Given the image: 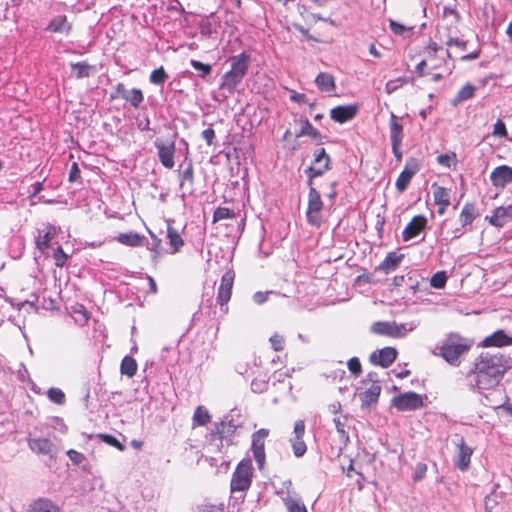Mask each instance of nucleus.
I'll return each instance as SVG.
<instances>
[{"label":"nucleus","instance_id":"obj_1","mask_svg":"<svg viewBox=\"0 0 512 512\" xmlns=\"http://www.w3.org/2000/svg\"><path fill=\"white\" fill-rule=\"evenodd\" d=\"M511 368V358L502 353L481 352L473 368L466 374L467 386L475 390H489L497 386Z\"/></svg>","mask_w":512,"mask_h":512},{"label":"nucleus","instance_id":"obj_2","mask_svg":"<svg viewBox=\"0 0 512 512\" xmlns=\"http://www.w3.org/2000/svg\"><path fill=\"white\" fill-rule=\"evenodd\" d=\"M473 345L472 338L465 337L458 332H450L437 346L438 353L436 355L442 357L451 366L458 367Z\"/></svg>","mask_w":512,"mask_h":512},{"label":"nucleus","instance_id":"obj_3","mask_svg":"<svg viewBox=\"0 0 512 512\" xmlns=\"http://www.w3.org/2000/svg\"><path fill=\"white\" fill-rule=\"evenodd\" d=\"M250 59V55L246 52L232 56L230 58L231 68L222 76L221 88L230 94L234 93L248 72Z\"/></svg>","mask_w":512,"mask_h":512},{"label":"nucleus","instance_id":"obj_4","mask_svg":"<svg viewBox=\"0 0 512 512\" xmlns=\"http://www.w3.org/2000/svg\"><path fill=\"white\" fill-rule=\"evenodd\" d=\"M358 396L361 402V410L371 411L378 403L381 394V385L378 380L372 378V374L363 380L359 387H357Z\"/></svg>","mask_w":512,"mask_h":512},{"label":"nucleus","instance_id":"obj_5","mask_svg":"<svg viewBox=\"0 0 512 512\" xmlns=\"http://www.w3.org/2000/svg\"><path fill=\"white\" fill-rule=\"evenodd\" d=\"M253 467L250 459L240 461L231 478V492H244L249 489L252 482Z\"/></svg>","mask_w":512,"mask_h":512},{"label":"nucleus","instance_id":"obj_6","mask_svg":"<svg viewBox=\"0 0 512 512\" xmlns=\"http://www.w3.org/2000/svg\"><path fill=\"white\" fill-rule=\"evenodd\" d=\"M309 186L308 207L306 211L307 221L313 226H320L322 221L321 211L323 208V202L316 188L312 185Z\"/></svg>","mask_w":512,"mask_h":512},{"label":"nucleus","instance_id":"obj_7","mask_svg":"<svg viewBox=\"0 0 512 512\" xmlns=\"http://www.w3.org/2000/svg\"><path fill=\"white\" fill-rule=\"evenodd\" d=\"M391 405L398 411H413L423 406V399L422 396L416 392H406L393 397Z\"/></svg>","mask_w":512,"mask_h":512},{"label":"nucleus","instance_id":"obj_8","mask_svg":"<svg viewBox=\"0 0 512 512\" xmlns=\"http://www.w3.org/2000/svg\"><path fill=\"white\" fill-rule=\"evenodd\" d=\"M329 409L335 415L333 422L341 441L346 446L349 443L350 416L341 412V405L339 403L330 405Z\"/></svg>","mask_w":512,"mask_h":512},{"label":"nucleus","instance_id":"obj_9","mask_svg":"<svg viewBox=\"0 0 512 512\" xmlns=\"http://www.w3.org/2000/svg\"><path fill=\"white\" fill-rule=\"evenodd\" d=\"M111 99L121 98L131 104L134 108H139L144 100V95L141 89L133 88L127 90L123 83H118L114 91L110 95Z\"/></svg>","mask_w":512,"mask_h":512},{"label":"nucleus","instance_id":"obj_10","mask_svg":"<svg viewBox=\"0 0 512 512\" xmlns=\"http://www.w3.org/2000/svg\"><path fill=\"white\" fill-rule=\"evenodd\" d=\"M154 146L157 149L161 164L167 169H172L174 167L175 154L174 141H164L163 139L157 138L154 141Z\"/></svg>","mask_w":512,"mask_h":512},{"label":"nucleus","instance_id":"obj_11","mask_svg":"<svg viewBox=\"0 0 512 512\" xmlns=\"http://www.w3.org/2000/svg\"><path fill=\"white\" fill-rule=\"evenodd\" d=\"M330 158L326 154L324 148H319L315 152V158L310 167L306 169V174L309 177V185H312V180L315 177L322 175L329 167Z\"/></svg>","mask_w":512,"mask_h":512},{"label":"nucleus","instance_id":"obj_12","mask_svg":"<svg viewBox=\"0 0 512 512\" xmlns=\"http://www.w3.org/2000/svg\"><path fill=\"white\" fill-rule=\"evenodd\" d=\"M267 429H259L252 435V452L257 466L260 470L263 469L265 464V438L268 436Z\"/></svg>","mask_w":512,"mask_h":512},{"label":"nucleus","instance_id":"obj_13","mask_svg":"<svg viewBox=\"0 0 512 512\" xmlns=\"http://www.w3.org/2000/svg\"><path fill=\"white\" fill-rule=\"evenodd\" d=\"M456 448L457 451L453 459L454 466L461 471H466L470 466L473 448L466 444L463 437L456 442Z\"/></svg>","mask_w":512,"mask_h":512},{"label":"nucleus","instance_id":"obj_14","mask_svg":"<svg viewBox=\"0 0 512 512\" xmlns=\"http://www.w3.org/2000/svg\"><path fill=\"white\" fill-rule=\"evenodd\" d=\"M419 169L420 166L416 159L411 158L406 162L404 169L399 174L395 183V187L400 193L404 192L407 189L411 179L419 171Z\"/></svg>","mask_w":512,"mask_h":512},{"label":"nucleus","instance_id":"obj_15","mask_svg":"<svg viewBox=\"0 0 512 512\" xmlns=\"http://www.w3.org/2000/svg\"><path fill=\"white\" fill-rule=\"evenodd\" d=\"M512 345V335L506 333L504 330L499 329L493 332L491 335L486 336L478 346L482 348H502Z\"/></svg>","mask_w":512,"mask_h":512},{"label":"nucleus","instance_id":"obj_16","mask_svg":"<svg viewBox=\"0 0 512 512\" xmlns=\"http://www.w3.org/2000/svg\"><path fill=\"white\" fill-rule=\"evenodd\" d=\"M490 181L496 188H504L512 183V167L500 165L493 169L490 174Z\"/></svg>","mask_w":512,"mask_h":512},{"label":"nucleus","instance_id":"obj_17","mask_svg":"<svg viewBox=\"0 0 512 512\" xmlns=\"http://www.w3.org/2000/svg\"><path fill=\"white\" fill-rule=\"evenodd\" d=\"M427 226V219L423 215H417L406 225L402 232L403 241H409L418 236Z\"/></svg>","mask_w":512,"mask_h":512},{"label":"nucleus","instance_id":"obj_18","mask_svg":"<svg viewBox=\"0 0 512 512\" xmlns=\"http://www.w3.org/2000/svg\"><path fill=\"white\" fill-rule=\"evenodd\" d=\"M57 233L58 229L51 224H46L42 230L38 231L36 247L41 253L48 255L49 244L56 237Z\"/></svg>","mask_w":512,"mask_h":512},{"label":"nucleus","instance_id":"obj_19","mask_svg":"<svg viewBox=\"0 0 512 512\" xmlns=\"http://www.w3.org/2000/svg\"><path fill=\"white\" fill-rule=\"evenodd\" d=\"M397 357V350L392 347H385L380 350L374 351L370 355V361L375 365H380L381 367L390 366Z\"/></svg>","mask_w":512,"mask_h":512},{"label":"nucleus","instance_id":"obj_20","mask_svg":"<svg viewBox=\"0 0 512 512\" xmlns=\"http://www.w3.org/2000/svg\"><path fill=\"white\" fill-rule=\"evenodd\" d=\"M234 274L232 271H227L221 278V283L218 288V303L222 306L226 304L231 298V292L233 287Z\"/></svg>","mask_w":512,"mask_h":512},{"label":"nucleus","instance_id":"obj_21","mask_svg":"<svg viewBox=\"0 0 512 512\" xmlns=\"http://www.w3.org/2000/svg\"><path fill=\"white\" fill-rule=\"evenodd\" d=\"M28 446L33 452L42 455L52 456L55 451V446L49 438H29Z\"/></svg>","mask_w":512,"mask_h":512},{"label":"nucleus","instance_id":"obj_22","mask_svg":"<svg viewBox=\"0 0 512 512\" xmlns=\"http://www.w3.org/2000/svg\"><path fill=\"white\" fill-rule=\"evenodd\" d=\"M512 220V205L497 207L489 217V222L495 227H503Z\"/></svg>","mask_w":512,"mask_h":512},{"label":"nucleus","instance_id":"obj_23","mask_svg":"<svg viewBox=\"0 0 512 512\" xmlns=\"http://www.w3.org/2000/svg\"><path fill=\"white\" fill-rule=\"evenodd\" d=\"M403 258V254H398L397 252H389L385 259L376 268V270L382 271L386 274L395 271Z\"/></svg>","mask_w":512,"mask_h":512},{"label":"nucleus","instance_id":"obj_24","mask_svg":"<svg viewBox=\"0 0 512 512\" xmlns=\"http://www.w3.org/2000/svg\"><path fill=\"white\" fill-rule=\"evenodd\" d=\"M28 512H62L60 506L47 498H39L35 500Z\"/></svg>","mask_w":512,"mask_h":512},{"label":"nucleus","instance_id":"obj_25","mask_svg":"<svg viewBox=\"0 0 512 512\" xmlns=\"http://www.w3.org/2000/svg\"><path fill=\"white\" fill-rule=\"evenodd\" d=\"M433 197L434 202L440 206L439 213L443 214L447 207L450 205V194L449 191L441 186H433Z\"/></svg>","mask_w":512,"mask_h":512},{"label":"nucleus","instance_id":"obj_26","mask_svg":"<svg viewBox=\"0 0 512 512\" xmlns=\"http://www.w3.org/2000/svg\"><path fill=\"white\" fill-rule=\"evenodd\" d=\"M330 117L340 124L352 119V105L337 106L330 111Z\"/></svg>","mask_w":512,"mask_h":512},{"label":"nucleus","instance_id":"obj_27","mask_svg":"<svg viewBox=\"0 0 512 512\" xmlns=\"http://www.w3.org/2000/svg\"><path fill=\"white\" fill-rule=\"evenodd\" d=\"M315 84L317 85L319 90L326 93L334 91L335 88L333 76L325 72H321L316 76Z\"/></svg>","mask_w":512,"mask_h":512},{"label":"nucleus","instance_id":"obj_28","mask_svg":"<svg viewBox=\"0 0 512 512\" xmlns=\"http://www.w3.org/2000/svg\"><path fill=\"white\" fill-rule=\"evenodd\" d=\"M475 91L476 87L470 83H467L458 91L456 96L452 99L451 104L453 106H458L460 103L473 98Z\"/></svg>","mask_w":512,"mask_h":512},{"label":"nucleus","instance_id":"obj_29","mask_svg":"<svg viewBox=\"0 0 512 512\" xmlns=\"http://www.w3.org/2000/svg\"><path fill=\"white\" fill-rule=\"evenodd\" d=\"M390 139L391 143H402L403 126L399 123L397 116L391 113L390 119Z\"/></svg>","mask_w":512,"mask_h":512},{"label":"nucleus","instance_id":"obj_30","mask_svg":"<svg viewBox=\"0 0 512 512\" xmlns=\"http://www.w3.org/2000/svg\"><path fill=\"white\" fill-rule=\"evenodd\" d=\"M48 29L52 32L68 33L70 30V24L68 23L65 15H58L50 21Z\"/></svg>","mask_w":512,"mask_h":512},{"label":"nucleus","instance_id":"obj_31","mask_svg":"<svg viewBox=\"0 0 512 512\" xmlns=\"http://www.w3.org/2000/svg\"><path fill=\"white\" fill-rule=\"evenodd\" d=\"M167 238L169 240V245L172 248V253H177L178 251H180V249L184 245V241L179 232L170 224H168L167 227Z\"/></svg>","mask_w":512,"mask_h":512},{"label":"nucleus","instance_id":"obj_32","mask_svg":"<svg viewBox=\"0 0 512 512\" xmlns=\"http://www.w3.org/2000/svg\"><path fill=\"white\" fill-rule=\"evenodd\" d=\"M116 239L119 243L130 247H139L142 244V237L136 232L120 233Z\"/></svg>","mask_w":512,"mask_h":512},{"label":"nucleus","instance_id":"obj_33","mask_svg":"<svg viewBox=\"0 0 512 512\" xmlns=\"http://www.w3.org/2000/svg\"><path fill=\"white\" fill-rule=\"evenodd\" d=\"M476 216L474 205L470 203L465 204L459 216L461 227L464 228L470 225L475 220Z\"/></svg>","mask_w":512,"mask_h":512},{"label":"nucleus","instance_id":"obj_34","mask_svg":"<svg viewBox=\"0 0 512 512\" xmlns=\"http://www.w3.org/2000/svg\"><path fill=\"white\" fill-rule=\"evenodd\" d=\"M194 182V170L192 162L187 164V167L180 173V188L188 187L192 191Z\"/></svg>","mask_w":512,"mask_h":512},{"label":"nucleus","instance_id":"obj_35","mask_svg":"<svg viewBox=\"0 0 512 512\" xmlns=\"http://www.w3.org/2000/svg\"><path fill=\"white\" fill-rule=\"evenodd\" d=\"M418 322H409V323H401L397 324L394 322L393 326V337L394 338H402L405 337L409 332L415 330L418 327Z\"/></svg>","mask_w":512,"mask_h":512},{"label":"nucleus","instance_id":"obj_36","mask_svg":"<svg viewBox=\"0 0 512 512\" xmlns=\"http://www.w3.org/2000/svg\"><path fill=\"white\" fill-rule=\"evenodd\" d=\"M394 322L378 321L371 326V331L377 335L393 337Z\"/></svg>","mask_w":512,"mask_h":512},{"label":"nucleus","instance_id":"obj_37","mask_svg":"<svg viewBox=\"0 0 512 512\" xmlns=\"http://www.w3.org/2000/svg\"><path fill=\"white\" fill-rule=\"evenodd\" d=\"M137 367V362L134 358L125 356L121 361L120 371L123 375L131 378L136 374Z\"/></svg>","mask_w":512,"mask_h":512},{"label":"nucleus","instance_id":"obj_38","mask_svg":"<svg viewBox=\"0 0 512 512\" xmlns=\"http://www.w3.org/2000/svg\"><path fill=\"white\" fill-rule=\"evenodd\" d=\"M211 416L207 409L198 406L193 415V425L204 426L210 422Z\"/></svg>","mask_w":512,"mask_h":512},{"label":"nucleus","instance_id":"obj_39","mask_svg":"<svg viewBox=\"0 0 512 512\" xmlns=\"http://www.w3.org/2000/svg\"><path fill=\"white\" fill-rule=\"evenodd\" d=\"M289 441L295 457L300 458L306 453L307 446L303 440V437L292 436Z\"/></svg>","mask_w":512,"mask_h":512},{"label":"nucleus","instance_id":"obj_40","mask_svg":"<svg viewBox=\"0 0 512 512\" xmlns=\"http://www.w3.org/2000/svg\"><path fill=\"white\" fill-rule=\"evenodd\" d=\"M284 504L288 512H307L304 503L301 500L293 498L291 496L284 498Z\"/></svg>","mask_w":512,"mask_h":512},{"label":"nucleus","instance_id":"obj_41","mask_svg":"<svg viewBox=\"0 0 512 512\" xmlns=\"http://www.w3.org/2000/svg\"><path fill=\"white\" fill-rule=\"evenodd\" d=\"M71 68L76 72L78 79L89 77L92 71V66L86 62L71 63Z\"/></svg>","mask_w":512,"mask_h":512},{"label":"nucleus","instance_id":"obj_42","mask_svg":"<svg viewBox=\"0 0 512 512\" xmlns=\"http://www.w3.org/2000/svg\"><path fill=\"white\" fill-rule=\"evenodd\" d=\"M47 397L48 399L58 405H63L65 403V393L59 389L52 387L47 391Z\"/></svg>","mask_w":512,"mask_h":512},{"label":"nucleus","instance_id":"obj_43","mask_svg":"<svg viewBox=\"0 0 512 512\" xmlns=\"http://www.w3.org/2000/svg\"><path fill=\"white\" fill-rule=\"evenodd\" d=\"M167 78H168V75L165 72L164 68L161 66L151 72L149 80L152 84L162 85L165 83Z\"/></svg>","mask_w":512,"mask_h":512},{"label":"nucleus","instance_id":"obj_44","mask_svg":"<svg viewBox=\"0 0 512 512\" xmlns=\"http://www.w3.org/2000/svg\"><path fill=\"white\" fill-rule=\"evenodd\" d=\"M235 218V213L233 210L227 207H218L213 214V222H218L224 219H233Z\"/></svg>","mask_w":512,"mask_h":512},{"label":"nucleus","instance_id":"obj_45","mask_svg":"<svg viewBox=\"0 0 512 512\" xmlns=\"http://www.w3.org/2000/svg\"><path fill=\"white\" fill-rule=\"evenodd\" d=\"M437 162L447 168H451L452 166L455 168L457 165L456 154L454 152L440 154L437 156Z\"/></svg>","mask_w":512,"mask_h":512},{"label":"nucleus","instance_id":"obj_46","mask_svg":"<svg viewBox=\"0 0 512 512\" xmlns=\"http://www.w3.org/2000/svg\"><path fill=\"white\" fill-rule=\"evenodd\" d=\"M447 282V275L445 271H438L435 273L430 280L431 287L435 289H442L445 287Z\"/></svg>","mask_w":512,"mask_h":512},{"label":"nucleus","instance_id":"obj_47","mask_svg":"<svg viewBox=\"0 0 512 512\" xmlns=\"http://www.w3.org/2000/svg\"><path fill=\"white\" fill-rule=\"evenodd\" d=\"M52 257H53V259H54V261H55V265H56L57 267H63V266L66 264V262H67V260H68V258H69V255H68V254H66V253L63 251V249H62V247H61V246H57V247L53 250Z\"/></svg>","mask_w":512,"mask_h":512},{"label":"nucleus","instance_id":"obj_48","mask_svg":"<svg viewBox=\"0 0 512 512\" xmlns=\"http://www.w3.org/2000/svg\"><path fill=\"white\" fill-rule=\"evenodd\" d=\"M190 64L195 70L200 72L199 76L201 78H205L207 75L211 73L212 68L209 64H204L198 60L193 59L190 61Z\"/></svg>","mask_w":512,"mask_h":512},{"label":"nucleus","instance_id":"obj_49","mask_svg":"<svg viewBox=\"0 0 512 512\" xmlns=\"http://www.w3.org/2000/svg\"><path fill=\"white\" fill-rule=\"evenodd\" d=\"M99 438L102 439L103 442L117 448L120 451L125 449V446L120 443V441L112 435L109 434H99Z\"/></svg>","mask_w":512,"mask_h":512},{"label":"nucleus","instance_id":"obj_50","mask_svg":"<svg viewBox=\"0 0 512 512\" xmlns=\"http://www.w3.org/2000/svg\"><path fill=\"white\" fill-rule=\"evenodd\" d=\"M389 27L394 34L400 36L404 35L405 32L412 30V28L406 27L395 20H389Z\"/></svg>","mask_w":512,"mask_h":512},{"label":"nucleus","instance_id":"obj_51","mask_svg":"<svg viewBox=\"0 0 512 512\" xmlns=\"http://www.w3.org/2000/svg\"><path fill=\"white\" fill-rule=\"evenodd\" d=\"M493 135L499 137H507L506 125L501 119H498L494 124Z\"/></svg>","mask_w":512,"mask_h":512},{"label":"nucleus","instance_id":"obj_52","mask_svg":"<svg viewBox=\"0 0 512 512\" xmlns=\"http://www.w3.org/2000/svg\"><path fill=\"white\" fill-rule=\"evenodd\" d=\"M66 454L71 462L75 465H79L85 460V456L74 449L68 450Z\"/></svg>","mask_w":512,"mask_h":512},{"label":"nucleus","instance_id":"obj_53","mask_svg":"<svg viewBox=\"0 0 512 512\" xmlns=\"http://www.w3.org/2000/svg\"><path fill=\"white\" fill-rule=\"evenodd\" d=\"M269 341H270V343L272 345V348L275 351L283 350V348H284V338L281 335L274 334L273 336L270 337Z\"/></svg>","mask_w":512,"mask_h":512},{"label":"nucleus","instance_id":"obj_54","mask_svg":"<svg viewBox=\"0 0 512 512\" xmlns=\"http://www.w3.org/2000/svg\"><path fill=\"white\" fill-rule=\"evenodd\" d=\"M267 385H268L267 382L264 380L254 379L251 382V389L255 393H262L263 391H265L267 389Z\"/></svg>","mask_w":512,"mask_h":512},{"label":"nucleus","instance_id":"obj_55","mask_svg":"<svg viewBox=\"0 0 512 512\" xmlns=\"http://www.w3.org/2000/svg\"><path fill=\"white\" fill-rule=\"evenodd\" d=\"M273 293H274L273 291H266V292L258 291L253 295V301L256 304L261 305V304L265 303L268 300V296Z\"/></svg>","mask_w":512,"mask_h":512},{"label":"nucleus","instance_id":"obj_56","mask_svg":"<svg viewBox=\"0 0 512 512\" xmlns=\"http://www.w3.org/2000/svg\"><path fill=\"white\" fill-rule=\"evenodd\" d=\"M305 434V423L303 420H297L294 424L293 437H303Z\"/></svg>","mask_w":512,"mask_h":512},{"label":"nucleus","instance_id":"obj_57","mask_svg":"<svg viewBox=\"0 0 512 512\" xmlns=\"http://www.w3.org/2000/svg\"><path fill=\"white\" fill-rule=\"evenodd\" d=\"M78 178H80V169L76 162L72 163L70 172H69V181L75 182Z\"/></svg>","mask_w":512,"mask_h":512},{"label":"nucleus","instance_id":"obj_58","mask_svg":"<svg viewBox=\"0 0 512 512\" xmlns=\"http://www.w3.org/2000/svg\"><path fill=\"white\" fill-rule=\"evenodd\" d=\"M202 138L206 141V143L210 146L213 144V139L215 138V131L212 128H207L202 132Z\"/></svg>","mask_w":512,"mask_h":512},{"label":"nucleus","instance_id":"obj_59","mask_svg":"<svg viewBox=\"0 0 512 512\" xmlns=\"http://www.w3.org/2000/svg\"><path fill=\"white\" fill-rule=\"evenodd\" d=\"M317 134L316 129L310 124L308 120L305 121L300 135H312L315 136Z\"/></svg>","mask_w":512,"mask_h":512},{"label":"nucleus","instance_id":"obj_60","mask_svg":"<svg viewBox=\"0 0 512 512\" xmlns=\"http://www.w3.org/2000/svg\"><path fill=\"white\" fill-rule=\"evenodd\" d=\"M150 235H151L152 241L149 244L148 248H149V250L157 253L159 248H160V246H161V240L156 235H154L151 232H150Z\"/></svg>","mask_w":512,"mask_h":512},{"label":"nucleus","instance_id":"obj_61","mask_svg":"<svg viewBox=\"0 0 512 512\" xmlns=\"http://www.w3.org/2000/svg\"><path fill=\"white\" fill-rule=\"evenodd\" d=\"M446 44H447V46H456V47L460 48L461 50H464L466 48L467 43L458 38H450Z\"/></svg>","mask_w":512,"mask_h":512},{"label":"nucleus","instance_id":"obj_62","mask_svg":"<svg viewBox=\"0 0 512 512\" xmlns=\"http://www.w3.org/2000/svg\"><path fill=\"white\" fill-rule=\"evenodd\" d=\"M200 29L201 34L203 35H211L215 31L213 25L209 21L203 22Z\"/></svg>","mask_w":512,"mask_h":512},{"label":"nucleus","instance_id":"obj_63","mask_svg":"<svg viewBox=\"0 0 512 512\" xmlns=\"http://www.w3.org/2000/svg\"><path fill=\"white\" fill-rule=\"evenodd\" d=\"M197 512H222V510L215 505L205 504L199 506Z\"/></svg>","mask_w":512,"mask_h":512},{"label":"nucleus","instance_id":"obj_64","mask_svg":"<svg viewBox=\"0 0 512 512\" xmlns=\"http://www.w3.org/2000/svg\"><path fill=\"white\" fill-rule=\"evenodd\" d=\"M392 144V152L394 154V156L396 157L397 160H401L402 159V152L400 150V147H401V144L402 143H391Z\"/></svg>","mask_w":512,"mask_h":512}]
</instances>
